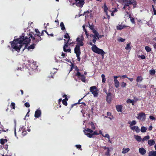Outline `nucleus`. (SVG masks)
I'll return each instance as SVG.
<instances>
[{"mask_svg": "<svg viewBox=\"0 0 156 156\" xmlns=\"http://www.w3.org/2000/svg\"><path fill=\"white\" fill-rule=\"evenodd\" d=\"M150 74L151 75H154L155 73V71L154 69H151L150 70Z\"/></svg>", "mask_w": 156, "mask_h": 156, "instance_id": "a19ab883", "label": "nucleus"}, {"mask_svg": "<svg viewBox=\"0 0 156 156\" xmlns=\"http://www.w3.org/2000/svg\"><path fill=\"white\" fill-rule=\"evenodd\" d=\"M130 149L129 148H123L122 149V153L123 154H126L129 152V151Z\"/></svg>", "mask_w": 156, "mask_h": 156, "instance_id": "b1692460", "label": "nucleus"}, {"mask_svg": "<svg viewBox=\"0 0 156 156\" xmlns=\"http://www.w3.org/2000/svg\"><path fill=\"white\" fill-rule=\"evenodd\" d=\"M68 98L64 99L62 100V104L65 106L67 105V101L68 100Z\"/></svg>", "mask_w": 156, "mask_h": 156, "instance_id": "c85d7f7f", "label": "nucleus"}, {"mask_svg": "<svg viewBox=\"0 0 156 156\" xmlns=\"http://www.w3.org/2000/svg\"><path fill=\"white\" fill-rule=\"evenodd\" d=\"M83 30L85 32V34L86 35V36H87V37H88V36H89V34L87 31V30L85 28V26H83Z\"/></svg>", "mask_w": 156, "mask_h": 156, "instance_id": "79ce46f5", "label": "nucleus"}, {"mask_svg": "<svg viewBox=\"0 0 156 156\" xmlns=\"http://www.w3.org/2000/svg\"><path fill=\"white\" fill-rule=\"evenodd\" d=\"M130 21L131 23H132L133 24H135V22L134 20V18L133 17H132L130 18Z\"/></svg>", "mask_w": 156, "mask_h": 156, "instance_id": "13d9d810", "label": "nucleus"}, {"mask_svg": "<svg viewBox=\"0 0 156 156\" xmlns=\"http://www.w3.org/2000/svg\"><path fill=\"white\" fill-rule=\"evenodd\" d=\"M27 32V34L23 33L19 38L14 39L11 43V48L18 52H20V49L23 45H25V47L23 50V51L26 48H27L28 50L30 49H33L34 48V44L31 45L28 47V44L30 42L31 40H33L35 39L34 36V34L32 32Z\"/></svg>", "mask_w": 156, "mask_h": 156, "instance_id": "f257e3e1", "label": "nucleus"}, {"mask_svg": "<svg viewBox=\"0 0 156 156\" xmlns=\"http://www.w3.org/2000/svg\"><path fill=\"white\" fill-rule=\"evenodd\" d=\"M150 138V136L149 135H147L145 136L142 139V142H144L145 141L147 140Z\"/></svg>", "mask_w": 156, "mask_h": 156, "instance_id": "cd10ccee", "label": "nucleus"}, {"mask_svg": "<svg viewBox=\"0 0 156 156\" xmlns=\"http://www.w3.org/2000/svg\"><path fill=\"white\" fill-rule=\"evenodd\" d=\"M119 76V77H120V78H122L123 79L125 78H128V77L126 75H123L122 76Z\"/></svg>", "mask_w": 156, "mask_h": 156, "instance_id": "3c124183", "label": "nucleus"}, {"mask_svg": "<svg viewBox=\"0 0 156 156\" xmlns=\"http://www.w3.org/2000/svg\"><path fill=\"white\" fill-rule=\"evenodd\" d=\"M80 46L78 45H76L75 47L74 48V53L76 55L81 54V52L80 50Z\"/></svg>", "mask_w": 156, "mask_h": 156, "instance_id": "1a4fd4ad", "label": "nucleus"}, {"mask_svg": "<svg viewBox=\"0 0 156 156\" xmlns=\"http://www.w3.org/2000/svg\"><path fill=\"white\" fill-rule=\"evenodd\" d=\"M148 144L150 146H151L155 144V142L154 140H149L148 141Z\"/></svg>", "mask_w": 156, "mask_h": 156, "instance_id": "f3484780", "label": "nucleus"}, {"mask_svg": "<svg viewBox=\"0 0 156 156\" xmlns=\"http://www.w3.org/2000/svg\"><path fill=\"white\" fill-rule=\"evenodd\" d=\"M121 85L122 87H126V83L123 82H122Z\"/></svg>", "mask_w": 156, "mask_h": 156, "instance_id": "09e8293b", "label": "nucleus"}, {"mask_svg": "<svg viewBox=\"0 0 156 156\" xmlns=\"http://www.w3.org/2000/svg\"><path fill=\"white\" fill-rule=\"evenodd\" d=\"M89 44L91 45H93L91 49L93 52L99 54L101 55L102 58H104V55L106 53L102 49L98 48L96 45L93 44L91 42H90Z\"/></svg>", "mask_w": 156, "mask_h": 156, "instance_id": "7ed1b4c3", "label": "nucleus"}, {"mask_svg": "<svg viewBox=\"0 0 156 156\" xmlns=\"http://www.w3.org/2000/svg\"><path fill=\"white\" fill-rule=\"evenodd\" d=\"M97 38V37H96V36H94L93 37V39L92 40V41L94 44H95Z\"/></svg>", "mask_w": 156, "mask_h": 156, "instance_id": "603ef678", "label": "nucleus"}, {"mask_svg": "<svg viewBox=\"0 0 156 156\" xmlns=\"http://www.w3.org/2000/svg\"><path fill=\"white\" fill-rule=\"evenodd\" d=\"M138 57L141 59H144L146 58V57L144 55H139Z\"/></svg>", "mask_w": 156, "mask_h": 156, "instance_id": "5fc2aeb1", "label": "nucleus"}, {"mask_svg": "<svg viewBox=\"0 0 156 156\" xmlns=\"http://www.w3.org/2000/svg\"><path fill=\"white\" fill-rule=\"evenodd\" d=\"M30 130L29 127H20L19 132L24 136L27 134V131L29 132Z\"/></svg>", "mask_w": 156, "mask_h": 156, "instance_id": "20e7f679", "label": "nucleus"}, {"mask_svg": "<svg viewBox=\"0 0 156 156\" xmlns=\"http://www.w3.org/2000/svg\"><path fill=\"white\" fill-rule=\"evenodd\" d=\"M148 156H156V151H150Z\"/></svg>", "mask_w": 156, "mask_h": 156, "instance_id": "5701e85b", "label": "nucleus"}, {"mask_svg": "<svg viewBox=\"0 0 156 156\" xmlns=\"http://www.w3.org/2000/svg\"><path fill=\"white\" fill-rule=\"evenodd\" d=\"M89 28L90 29L93 31V30H95L94 28V26L92 24L91 25L90 24H89Z\"/></svg>", "mask_w": 156, "mask_h": 156, "instance_id": "de8ad7c7", "label": "nucleus"}, {"mask_svg": "<svg viewBox=\"0 0 156 156\" xmlns=\"http://www.w3.org/2000/svg\"><path fill=\"white\" fill-rule=\"evenodd\" d=\"M125 4L124 5L126 6V7H128V10L129 9L130 6H129V5H131L132 3V2L131 1H129L128 2H124V3Z\"/></svg>", "mask_w": 156, "mask_h": 156, "instance_id": "4be33fe9", "label": "nucleus"}, {"mask_svg": "<svg viewBox=\"0 0 156 156\" xmlns=\"http://www.w3.org/2000/svg\"><path fill=\"white\" fill-rule=\"evenodd\" d=\"M126 27L125 25H119L117 26V29L118 30H121Z\"/></svg>", "mask_w": 156, "mask_h": 156, "instance_id": "393cba45", "label": "nucleus"}, {"mask_svg": "<svg viewBox=\"0 0 156 156\" xmlns=\"http://www.w3.org/2000/svg\"><path fill=\"white\" fill-rule=\"evenodd\" d=\"M75 1V4L77 6L82 8L84 3V0H74Z\"/></svg>", "mask_w": 156, "mask_h": 156, "instance_id": "423d86ee", "label": "nucleus"}, {"mask_svg": "<svg viewBox=\"0 0 156 156\" xmlns=\"http://www.w3.org/2000/svg\"><path fill=\"white\" fill-rule=\"evenodd\" d=\"M149 118L152 120H156V119L155 117L151 115H150L149 116Z\"/></svg>", "mask_w": 156, "mask_h": 156, "instance_id": "680f3d73", "label": "nucleus"}, {"mask_svg": "<svg viewBox=\"0 0 156 156\" xmlns=\"http://www.w3.org/2000/svg\"><path fill=\"white\" fill-rule=\"evenodd\" d=\"M60 26L61 27V29L62 30H66L65 27L64 26V23L63 22H61L60 24Z\"/></svg>", "mask_w": 156, "mask_h": 156, "instance_id": "2f4dec72", "label": "nucleus"}, {"mask_svg": "<svg viewBox=\"0 0 156 156\" xmlns=\"http://www.w3.org/2000/svg\"><path fill=\"white\" fill-rule=\"evenodd\" d=\"M101 135L104 137H106L107 138H108V139H109V138H110V136H109V135L108 134H106L105 135V136H104L103 134L102 133V134Z\"/></svg>", "mask_w": 156, "mask_h": 156, "instance_id": "864d4df0", "label": "nucleus"}, {"mask_svg": "<svg viewBox=\"0 0 156 156\" xmlns=\"http://www.w3.org/2000/svg\"><path fill=\"white\" fill-rule=\"evenodd\" d=\"M64 40L65 41V42H64V44L70 45L73 43V42L70 43H69V41L70 40H69V39H68L67 41H66L65 39H64Z\"/></svg>", "mask_w": 156, "mask_h": 156, "instance_id": "f704fd0d", "label": "nucleus"}, {"mask_svg": "<svg viewBox=\"0 0 156 156\" xmlns=\"http://www.w3.org/2000/svg\"><path fill=\"white\" fill-rule=\"evenodd\" d=\"M125 49L127 50H128L129 49L130 50L131 49V47L130 46V44H126V46L125 47Z\"/></svg>", "mask_w": 156, "mask_h": 156, "instance_id": "37998d69", "label": "nucleus"}, {"mask_svg": "<svg viewBox=\"0 0 156 156\" xmlns=\"http://www.w3.org/2000/svg\"><path fill=\"white\" fill-rule=\"evenodd\" d=\"M112 114L111 112H108L107 113V116H105V117L106 118H108L110 120H112L113 119L114 117L112 115H111Z\"/></svg>", "mask_w": 156, "mask_h": 156, "instance_id": "2eb2a0df", "label": "nucleus"}, {"mask_svg": "<svg viewBox=\"0 0 156 156\" xmlns=\"http://www.w3.org/2000/svg\"><path fill=\"white\" fill-rule=\"evenodd\" d=\"M143 80V79L141 76H138L136 78V81L137 83L141 82Z\"/></svg>", "mask_w": 156, "mask_h": 156, "instance_id": "412c9836", "label": "nucleus"}, {"mask_svg": "<svg viewBox=\"0 0 156 156\" xmlns=\"http://www.w3.org/2000/svg\"><path fill=\"white\" fill-rule=\"evenodd\" d=\"M83 132L85 135L90 138H93L95 135H98L99 134L101 135L102 133L101 130L99 131V132L97 130L93 131L92 130L88 128L85 129Z\"/></svg>", "mask_w": 156, "mask_h": 156, "instance_id": "f03ea898", "label": "nucleus"}, {"mask_svg": "<svg viewBox=\"0 0 156 156\" xmlns=\"http://www.w3.org/2000/svg\"><path fill=\"white\" fill-rule=\"evenodd\" d=\"M65 33L66 34L64 35V37L65 38H66L67 39H68L69 40H70V37L69 35V34L67 32V31H66L65 32Z\"/></svg>", "mask_w": 156, "mask_h": 156, "instance_id": "7c9ffc66", "label": "nucleus"}, {"mask_svg": "<svg viewBox=\"0 0 156 156\" xmlns=\"http://www.w3.org/2000/svg\"><path fill=\"white\" fill-rule=\"evenodd\" d=\"M127 101H129V102L130 103H132V105H133L134 104V101H132L130 99H129L127 100Z\"/></svg>", "mask_w": 156, "mask_h": 156, "instance_id": "e2e57ef3", "label": "nucleus"}, {"mask_svg": "<svg viewBox=\"0 0 156 156\" xmlns=\"http://www.w3.org/2000/svg\"><path fill=\"white\" fill-rule=\"evenodd\" d=\"M80 78H79L80 79L82 82L84 83L86 82V77L84 75H81L80 73Z\"/></svg>", "mask_w": 156, "mask_h": 156, "instance_id": "a211bd4d", "label": "nucleus"}, {"mask_svg": "<svg viewBox=\"0 0 156 156\" xmlns=\"http://www.w3.org/2000/svg\"><path fill=\"white\" fill-rule=\"evenodd\" d=\"M106 94L107 95L106 97V101L108 103L110 104L112 98V94L110 92H108V93Z\"/></svg>", "mask_w": 156, "mask_h": 156, "instance_id": "6e6552de", "label": "nucleus"}, {"mask_svg": "<svg viewBox=\"0 0 156 156\" xmlns=\"http://www.w3.org/2000/svg\"><path fill=\"white\" fill-rule=\"evenodd\" d=\"M80 54L76 55V57H77V59L79 62L80 61Z\"/></svg>", "mask_w": 156, "mask_h": 156, "instance_id": "0e129e2a", "label": "nucleus"}, {"mask_svg": "<svg viewBox=\"0 0 156 156\" xmlns=\"http://www.w3.org/2000/svg\"><path fill=\"white\" fill-rule=\"evenodd\" d=\"M80 104H82L80 106V107L81 108H84L85 107L87 106V105L86 103L84 102H81Z\"/></svg>", "mask_w": 156, "mask_h": 156, "instance_id": "a18cd8bd", "label": "nucleus"}, {"mask_svg": "<svg viewBox=\"0 0 156 156\" xmlns=\"http://www.w3.org/2000/svg\"><path fill=\"white\" fill-rule=\"evenodd\" d=\"M102 78V83H105L106 81L105 77V75L103 74H102L101 75Z\"/></svg>", "mask_w": 156, "mask_h": 156, "instance_id": "e433bc0d", "label": "nucleus"}, {"mask_svg": "<svg viewBox=\"0 0 156 156\" xmlns=\"http://www.w3.org/2000/svg\"><path fill=\"white\" fill-rule=\"evenodd\" d=\"M7 142V140L5 139H2L0 140V143L2 144H3L5 143H6Z\"/></svg>", "mask_w": 156, "mask_h": 156, "instance_id": "4c0bfd02", "label": "nucleus"}, {"mask_svg": "<svg viewBox=\"0 0 156 156\" xmlns=\"http://www.w3.org/2000/svg\"><path fill=\"white\" fill-rule=\"evenodd\" d=\"M75 70L77 72V73L75 74V75L78 77L79 78H80V75L81 73L79 72V69L76 66L75 67Z\"/></svg>", "mask_w": 156, "mask_h": 156, "instance_id": "dca6fc26", "label": "nucleus"}, {"mask_svg": "<svg viewBox=\"0 0 156 156\" xmlns=\"http://www.w3.org/2000/svg\"><path fill=\"white\" fill-rule=\"evenodd\" d=\"M97 87L95 86H94L92 87H90V92L92 93L94 91L96 90Z\"/></svg>", "mask_w": 156, "mask_h": 156, "instance_id": "a878e982", "label": "nucleus"}, {"mask_svg": "<svg viewBox=\"0 0 156 156\" xmlns=\"http://www.w3.org/2000/svg\"><path fill=\"white\" fill-rule=\"evenodd\" d=\"M153 47L155 49H156V43H154Z\"/></svg>", "mask_w": 156, "mask_h": 156, "instance_id": "774afa93", "label": "nucleus"}, {"mask_svg": "<svg viewBox=\"0 0 156 156\" xmlns=\"http://www.w3.org/2000/svg\"><path fill=\"white\" fill-rule=\"evenodd\" d=\"M104 12L106 13H107V11L108 9V8L107 6L106 3L104 4Z\"/></svg>", "mask_w": 156, "mask_h": 156, "instance_id": "58836bf2", "label": "nucleus"}, {"mask_svg": "<svg viewBox=\"0 0 156 156\" xmlns=\"http://www.w3.org/2000/svg\"><path fill=\"white\" fill-rule=\"evenodd\" d=\"M134 139L138 142H142V139L141 136L138 135H135L134 136Z\"/></svg>", "mask_w": 156, "mask_h": 156, "instance_id": "4468645a", "label": "nucleus"}, {"mask_svg": "<svg viewBox=\"0 0 156 156\" xmlns=\"http://www.w3.org/2000/svg\"><path fill=\"white\" fill-rule=\"evenodd\" d=\"M69 45H66L64 44V45L63 46V50L65 52H71V50L70 48H69L68 49H66V48H68L69 47Z\"/></svg>", "mask_w": 156, "mask_h": 156, "instance_id": "ddd939ff", "label": "nucleus"}, {"mask_svg": "<svg viewBox=\"0 0 156 156\" xmlns=\"http://www.w3.org/2000/svg\"><path fill=\"white\" fill-rule=\"evenodd\" d=\"M84 40V38L83 35L80 37H78L76 39V41H77V44L76 45H78L79 46H83L84 45L83 41Z\"/></svg>", "mask_w": 156, "mask_h": 156, "instance_id": "39448f33", "label": "nucleus"}, {"mask_svg": "<svg viewBox=\"0 0 156 156\" xmlns=\"http://www.w3.org/2000/svg\"><path fill=\"white\" fill-rule=\"evenodd\" d=\"M113 77L114 78L115 86L116 88H117L119 86V83L117 79L119 78V76H115Z\"/></svg>", "mask_w": 156, "mask_h": 156, "instance_id": "9d476101", "label": "nucleus"}, {"mask_svg": "<svg viewBox=\"0 0 156 156\" xmlns=\"http://www.w3.org/2000/svg\"><path fill=\"white\" fill-rule=\"evenodd\" d=\"M116 108L118 112H122V106L121 105H117L116 106Z\"/></svg>", "mask_w": 156, "mask_h": 156, "instance_id": "aec40b11", "label": "nucleus"}, {"mask_svg": "<svg viewBox=\"0 0 156 156\" xmlns=\"http://www.w3.org/2000/svg\"><path fill=\"white\" fill-rule=\"evenodd\" d=\"M131 129L135 131L136 133H139L140 129H139V127H131Z\"/></svg>", "mask_w": 156, "mask_h": 156, "instance_id": "bb28decb", "label": "nucleus"}, {"mask_svg": "<svg viewBox=\"0 0 156 156\" xmlns=\"http://www.w3.org/2000/svg\"><path fill=\"white\" fill-rule=\"evenodd\" d=\"M34 116L36 118L39 117V109H37L35 112Z\"/></svg>", "mask_w": 156, "mask_h": 156, "instance_id": "c756f323", "label": "nucleus"}, {"mask_svg": "<svg viewBox=\"0 0 156 156\" xmlns=\"http://www.w3.org/2000/svg\"><path fill=\"white\" fill-rule=\"evenodd\" d=\"M103 36H104V35H99L98 36V37H97V38L98 39H99V38H101V37H103Z\"/></svg>", "mask_w": 156, "mask_h": 156, "instance_id": "338daca9", "label": "nucleus"}, {"mask_svg": "<svg viewBox=\"0 0 156 156\" xmlns=\"http://www.w3.org/2000/svg\"><path fill=\"white\" fill-rule=\"evenodd\" d=\"M145 49L146 51L148 52H150L151 51V48L148 46H146L145 47Z\"/></svg>", "mask_w": 156, "mask_h": 156, "instance_id": "473e14b6", "label": "nucleus"}, {"mask_svg": "<svg viewBox=\"0 0 156 156\" xmlns=\"http://www.w3.org/2000/svg\"><path fill=\"white\" fill-rule=\"evenodd\" d=\"M139 151L142 155H144L146 153V150L143 147L140 148L139 149Z\"/></svg>", "mask_w": 156, "mask_h": 156, "instance_id": "f8f14e48", "label": "nucleus"}, {"mask_svg": "<svg viewBox=\"0 0 156 156\" xmlns=\"http://www.w3.org/2000/svg\"><path fill=\"white\" fill-rule=\"evenodd\" d=\"M125 40V39L123 38H121L118 39V41H120L121 42H123Z\"/></svg>", "mask_w": 156, "mask_h": 156, "instance_id": "69168bd1", "label": "nucleus"}, {"mask_svg": "<svg viewBox=\"0 0 156 156\" xmlns=\"http://www.w3.org/2000/svg\"><path fill=\"white\" fill-rule=\"evenodd\" d=\"M93 32L94 34V36L97 37L99 35L98 33L95 30H93Z\"/></svg>", "mask_w": 156, "mask_h": 156, "instance_id": "ea45409f", "label": "nucleus"}, {"mask_svg": "<svg viewBox=\"0 0 156 156\" xmlns=\"http://www.w3.org/2000/svg\"><path fill=\"white\" fill-rule=\"evenodd\" d=\"M86 96V95L84 96L83 98H82L81 99H79L78 101V102L76 103L72 104L70 107L71 108H72L74 106L76 105L77 104H80V101H81V100L83 99V98Z\"/></svg>", "mask_w": 156, "mask_h": 156, "instance_id": "6ab92c4d", "label": "nucleus"}, {"mask_svg": "<svg viewBox=\"0 0 156 156\" xmlns=\"http://www.w3.org/2000/svg\"><path fill=\"white\" fill-rule=\"evenodd\" d=\"M128 123L130 124V126H131L133 125H135L136 123V122L135 120H133L131 122L130 121Z\"/></svg>", "mask_w": 156, "mask_h": 156, "instance_id": "72a5a7b5", "label": "nucleus"}, {"mask_svg": "<svg viewBox=\"0 0 156 156\" xmlns=\"http://www.w3.org/2000/svg\"><path fill=\"white\" fill-rule=\"evenodd\" d=\"M25 106L27 108H28L30 106V104L28 102H26L25 103Z\"/></svg>", "mask_w": 156, "mask_h": 156, "instance_id": "4d7b16f0", "label": "nucleus"}, {"mask_svg": "<svg viewBox=\"0 0 156 156\" xmlns=\"http://www.w3.org/2000/svg\"><path fill=\"white\" fill-rule=\"evenodd\" d=\"M36 64V62H33L32 63L30 64L29 66L32 69L34 70L37 69L38 67Z\"/></svg>", "mask_w": 156, "mask_h": 156, "instance_id": "9b49d317", "label": "nucleus"}, {"mask_svg": "<svg viewBox=\"0 0 156 156\" xmlns=\"http://www.w3.org/2000/svg\"><path fill=\"white\" fill-rule=\"evenodd\" d=\"M147 129V127H141V131L142 133L145 132Z\"/></svg>", "mask_w": 156, "mask_h": 156, "instance_id": "c03bdc74", "label": "nucleus"}, {"mask_svg": "<svg viewBox=\"0 0 156 156\" xmlns=\"http://www.w3.org/2000/svg\"><path fill=\"white\" fill-rule=\"evenodd\" d=\"M152 7L154 12V14L155 15H156V9H155L154 5H152Z\"/></svg>", "mask_w": 156, "mask_h": 156, "instance_id": "6e6d98bb", "label": "nucleus"}, {"mask_svg": "<svg viewBox=\"0 0 156 156\" xmlns=\"http://www.w3.org/2000/svg\"><path fill=\"white\" fill-rule=\"evenodd\" d=\"M138 115L137 118L141 121H144L146 119L145 114L144 112L140 113L138 114Z\"/></svg>", "mask_w": 156, "mask_h": 156, "instance_id": "0eeeda50", "label": "nucleus"}, {"mask_svg": "<svg viewBox=\"0 0 156 156\" xmlns=\"http://www.w3.org/2000/svg\"><path fill=\"white\" fill-rule=\"evenodd\" d=\"M75 146L77 148L80 149L81 151L82 150V149L81 148V146L80 145H76Z\"/></svg>", "mask_w": 156, "mask_h": 156, "instance_id": "8fccbe9b", "label": "nucleus"}, {"mask_svg": "<svg viewBox=\"0 0 156 156\" xmlns=\"http://www.w3.org/2000/svg\"><path fill=\"white\" fill-rule=\"evenodd\" d=\"M15 104L14 102H12L11 103V108L15 109Z\"/></svg>", "mask_w": 156, "mask_h": 156, "instance_id": "49530a36", "label": "nucleus"}, {"mask_svg": "<svg viewBox=\"0 0 156 156\" xmlns=\"http://www.w3.org/2000/svg\"><path fill=\"white\" fill-rule=\"evenodd\" d=\"M110 150L109 148H108L107 149V151L106 153V154L109 155H110Z\"/></svg>", "mask_w": 156, "mask_h": 156, "instance_id": "052dcab7", "label": "nucleus"}, {"mask_svg": "<svg viewBox=\"0 0 156 156\" xmlns=\"http://www.w3.org/2000/svg\"><path fill=\"white\" fill-rule=\"evenodd\" d=\"M132 4L133 5V8L136 7V1L134 2H132Z\"/></svg>", "mask_w": 156, "mask_h": 156, "instance_id": "bf43d9fd", "label": "nucleus"}, {"mask_svg": "<svg viewBox=\"0 0 156 156\" xmlns=\"http://www.w3.org/2000/svg\"><path fill=\"white\" fill-rule=\"evenodd\" d=\"M97 90L96 89V90L94 91L92 93V94L94 95V96L95 97H97L98 95V93L97 91Z\"/></svg>", "mask_w": 156, "mask_h": 156, "instance_id": "c9c22d12", "label": "nucleus"}]
</instances>
